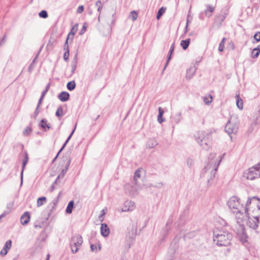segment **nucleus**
I'll return each instance as SVG.
<instances>
[{
	"mask_svg": "<svg viewBox=\"0 0 260 260\" xmlns=\"http://www.w3.org/2000/svg\"><path fill=\"white\" fill-rule=\"evenodd\" d=\"M233 235L225 228L217 229L213 232V241L219 246H227L231 243Z\"/></svg>",
	"mask_w": 260,
	"mask_h": 260,
	"instance_id": "f257e3e1",
	"label": "nucleus"
},
{
	"mask_svg": "<svg viewBox=\"0 0 260 260\" xmlns=\"http://www.w3.org/2000/svg\"><path fill=\"white\" fill-rule=\"evenodd\" d=\"M233 213L235 214V218L238 226V228L236 229L237 234L239 236L244 237L245 235V230L243 222L244 220L249 218L247 208H243L240 210V211H237V212H234Z\"/></svg>",
	"mask_w": 260,
	"mask_h": 260,
	"instance_id": "f03ea898",
	"label": "nucleus"
},
{
	"mask_svg": "<svg viewBox=\"0 0 260 260\" xmlns=\"http://www.w3.org/2000/svg\"><path fill=\"white\" fill-rule=\"evenodd\" d=\"M216 154L215 153H211L208 156V162L207 166L204 168L205 172L211 170V178H214L217 171L218 166L221 161V156L216 158Z\"/></svg>",
	"mask_w": 260,
	"mask_h": 260,
	"instance_id": "7ed1b4c3",
	"label": "nucleus"
},
{
	"mask_svg": "<svg viewBox=\"0 0 260 260\" xmlns=\"http://www.w3.org/2000/svg\"><path fill=\"white\" fill-rule=\"evenodd\" d=\"M197 142L204 149H209L211 142L210 135L203 131L198 132L194 136Z\"/></svg>",
	"mask_w": 260,
	"mask_h": 260,
	"instance_id": "20e7f679",
	"label": "nucleus"
},
{
	"mask_svg": "<svg viewBox=\"0 0 260 260\" xmlns=\"http://www.w3.org/2000/svg\"><path fill=\"white\" fill-rule=\"evenodd\" d=\"M260 176V163H258L248 169L244 173V177L247 179L253 180L259 178Z\"/></svg>",
	"mask_w": 260,
	"mask_h": 260,
	"instance_id": "39448f33",
	"label": "nucleus"
},
{
	"mask_svg": "<svg viewBox=\"0 0 260 260\" xmlns=\"http://www.w3.org/2000/svg\"><path fill=\"white\" fill-rule=\"evenodd\" d=\"M228 205L233 213L240 211L243 208V205L240 203V199L237 197H232L228 202Z\"/></svg>",
	"mask_w": 260,
	"mask_h": 260,
	"instance_id": "423d86ee",
	"label": "nucleus"
},
{
	"mask_svg": "<svg viewBox=\"0 0 260 260\" xmlns=\"http://www.w3.org/2000/svg\"><path fill=\"white\" fill-rule=\"evenodd\" d=\"M238 130V126L236 122L232 117L229 120L225 126V131L230 135L232 134H236Z\"/></svg>",
	"mask_w": 260,
	"mask_h": 260,
	"instance_id": "0eeeda50",
	"label": "nucleus"
},
{
	"mask_svg": "<svg viewBox=\"0 0 260 260\" xmlns=\"http://www.w3.org/2000/svg\"><path fill=\"white\" fill-rule=\"evenodd\" d=\"M141 170L140 169L137 170L134 174V185L131 186V189L129 190V193L132 195H137L140 188L137 184V179L140 177Z\"/></svg>",
	"mask_w": 260,
	"mask_h": 260,
	"instance_id": "6e6552de",
	"label": "nucleus"
},
{
	"mask_svg": "<svg viewBox=\"0 0 260 260\" xmlns=\"http://www.w3.org/2000/svg\"><path fill=\"white\" fill-rule=\"evenodd\" d=\"M251 204L256 205L257 208L260 209V200L257 197H252L248 198L245 207L244 208H247V211H248L249 206Z\"/></svg>",
	"mask_w": 260,
	"mask_h": 260,
	"instance_id": "1a4fd4ad",
	"label": "nucleus"
},
{
	"mask_svg": "<svg viewBox=\"0 0 260 260\" xmlns=\"http://www.w3.org/2000/svg\"><path fill=\"white\" fill-rule=\"evenodd\" d=\"M135 208V204L131 201H126L124 202L123 207L121 209L122 212H129L134 210Z\"/></svg>",
	"mask_w": 260,
	"mask_h": 260,
	"instance_id": "9d476101",
	"label": "nucleus"
},
{
	"mask_svg": "<svg viewBox=\"0 0 260 260\" xmlns=\"http://www.w3.org/2000/svg\"><path fill=\"white\" fill-rule=\"evenodd\" d=\"M12 242L11 240H9L6 241L3 248L2 249L0 252V254L2 256H4L7 255L9 250L12 247Z\"/></svg>",
	"mask_w": 260,
	"mask_h": 260,
	"instance_id": "9b49d317",
	"label": "nucleus"
},
{
	"mask_svg": "<svg viewBox=\"0 0 260 260\" xmlns=\"http://www.w3.org/2000/svg\"><path fill=\"white\" fill-rule=\"evenodd\" d=\"M247 219H248V221L247 224L248 226L253 229H255L257 228L259 222V219L257 216L254 217L252 219L249 218Z\"/></svg>",
	"mask_w": 260,
	"mask_h": 260,
	"instance_id": "f8f14e48",
	"label": "nucleus"
},
{
	"mask_svg": "<svg viewBox=\"0 0 260 260\" xmlns=\"http://www.w3.org/2000/svg\"><path fill=\"white\" fill-rule=\"evenodd\" d=\"M24 157L22 161V168H21V174H20L21 181V184L22 183L23 172L25 170V166H26V164H27L28 159H29L27 151H25L24 152Z\"/></svg>",
	"mask_w": 260,
	"mask_h": 260,
	"instance_id": "ddd939ff",
	"label": "nucleus"
},
{
	"mask_svg": "<svg viewBox=\"0 0 260 260\" xmlns=\"http://www.w3.org/2000/svg\"><path fill=\"white\" fill-rule=\"evenodd\" d=\"M70 243L80 246L83 243L82 236L78 234L74 235L72 237Z\"/></svg>",
	"mask_w": 260,
	"mask_h": 260,
	"instance_id": "4468645a",
	"label": "nucleus"
},
{
	"mask_svg": "<svg viewBox=\"0 0 260 260\" xmlns=\"http://www.w3.org/2000/svg\"><path fill=\"white\" fill-rule=\"evenodd\" d=\"M30 220V215L28 212H25L20 218V222L22 225L27 224Z\"/></svg>",
	"mask_w": 260,
	"mask_h": 260,
	"instance_id": "2eb2a0df",
	"label": "nucleus"
},
{
	"mask_svg": "<svg viewBox=\"0 0 260 260\" xmlns=\"http://www.w3.org/2000/svg\"><path fill=\"white\" fill-rule=\"evenodd\" d=\"M101 235L104 237H107L110 233V230L106 223H102L101 226Z\"/></svg>",
	"mask_w": 260,
	"mask_h": 260,
	"instance_id": "dca6fc26",
	"label": "nucleus"
},
{
	"mask_svg": "<svg viewBox=\"0 0 260 260\" xmlns=\"http://www.w3.org/2000/svg\"><path fill=\"white\" fill-rule=\"evenodd\" d=\"M70 98V94L68 92L66 91H62L58 95V98L61 102L67 101Z\"/></svg>",
	"mask_w": 260,
	"mask_h": 260,
	"instance_id": "f3484780",
	"label": "nucleus"
},
{
	"mask_svg": "<svg viewBox=\"0 0 260 260\" xmlns=\"http://www.w3.org/2000/svg\"><path fill=\"white\" fill-rule=\"evenodd\" d=\"M40 126L45 131H48L50 128V124L47 123V120L46 119H43L41 120Z\"/></svg>",
	"mask_w": 260,
	"mask_h": 260,
	"instance_id": "a211bd4d",
	"label": "nucleus"
},
{
	"mask_svg": "<svg viewBox=\"0 0 260 260\" xmlns=\"http://www.w3.org/2000/svg\"><path fill=\"white\" fill-rule=\"evenodd\" d=\"M236 105L239 109H242L243 108V102L242 99L240 98L239 94L236 95Z\"/></svg>",
	"mask_w": 260,
	"mask_h": 260,
	"instance_id": "6ab92c4d",
	"label": "nucleus"
},
{
	"mask_svg": "<svg viewBox=\"0 0 260 260\" xmlns=\"http://www.w3.org/2000/svg\"><path fill=\"white\" fill-rule=\"evenodd\" d=\"M77 25L78 24L75 25V26L72 27L70 32L68 35L67 38L71 39V41L73 40L74 35L76 34L77 30Z\"/></svg>",
	"mask_w": 260,
	"mask_h": 260,
	"instance_id": "aec40b11",
	"label": "nucleus"
},
{
	"mask_svg": "<svg viewBox=\"0 0 260 260\" xmlns=\"http://www.w3.org/2000/svg\"><path fill=\"white\" fill-rule=\"evenodd\" d=\"M158 115L157 116V121L159 123H161L165 120L162 118L164 111L160 107L158 108Z\"/></svg>",
	"mask_w": 260,
	"mask_h": 260,
	"instance_id": "412c9836",
	"label": "nucleus"
},
{
	"mask_svg": "<svg viewBox=\"0 0 260 260\" xmlns=\"http://www.w3.org/2000/svg\"><path fill=\"white\" fill-rule=\"evenodd\" d=\"M195 72H196V69L194 68H190L189 69H188L187 71L186 78L187 79L190 80L192 77L193 75L194 74Z\"/></svg>",
	"mask_w": 260,
	"mask_h": 260,
	"instance_id": "4be33fe9",
	"label": "nucleus"
},
{
	"mask_svg": "<svg viewBox=\"0 0 260 260\" xmlns=\"http://www.w3.org/2000/svg\"><path fill=\"white\" fill-rule=\"evenodd\" d=\"M214 10V8L211 6V5H208L207 9L205 11V15L208 17H210L212 15V13Z\"/></svg>",
	"mask_w": 260,
	"mask_h": 260,
	"instance_id": "5701e85b",
	"label": "nucleus"
},
{
	"mask_svg": "<svg viewBox=\"0 0 260 260\" xmlns=\"http://www.w3.org/2000/svg\"><path fill=\"white\" fill-rule=\"evenodd\" d=\"M174 48H175V43H173L170 47V50L169 52V54H168V59H167L165 67V69L166 68L170 60L171 59V55H172L173 52L174 51Z\"/></svg>",
	"mask_w": 260,
	"mask_h": 260,
	"instance_id": "b1692460",
	"label": "nucleus"
},
{
	"mask_svg": "<svg viewBox=\"0 0 260 260\" xmlns=\"http://www.w3.org/2000/svg\"><path fill=\"white\" fill-rule=\"evenodd\" d=\"M190 44V39L182 40L180 45L184 50H186Z\"/></svg>",
	"mask_w": 260,
	"mask_h": 260,
	"instance_id": "393cba45",
	"label": "nucleus"
},
{
	"mask_svg": "<svg viewBox=\"0 0 260 260\" xmlns=\"http://www.w3.org/2000/svg\"><path fill=\"white\" fill-rule=\"evenodd\" d=\"M74 202L73 201H71L66 208V211L67 213L71 214L72 212L73 209L74 207Z\"/></svg>",
	"mask_w": 260,
	"mask_h": 260,
	"instance_id": "a878e982",
	"label": "nucleus"
},
{
	"mask_svg": "<svg viewBox=\"0 0 260 260\" xmlns=\"http://www.w3.org/2000/svg\"><path fill=\"white\" fill-rule=\"evenodd\" d=\"M67 87L68 90L72 91L76 87V83L74 81H70L67 83Z\"/></svg>",
	"mask_w": 260,
	"mask_h": 260,
	"instance_id": "bb28decb",
	"label": "nucleus"
},
{
	"mask_svg": "<svg viewBox=\"0 0 260 260\" xmlns=\"http://www.w3.org/2000/svg\"><path fill=\"white\" fill-rule=\"evenodd\" d=\"M157 143L156 140L154 139L150 140L147 144V147L149 148H152L157 145Z\"/></svg>",
	"mask_w": 260,
	"mask_h": 260,
	"instance_id": "cd10ccee",
	"label": "nucleus"
},
{
	"mask_svg": "<svg viewBox=\"0 0 260 260\" xmlns=\"http://www.w3.org/2000/svg\"><path fill=\"white\" fill-rule=\"evenodd\" d=\"M166 10V8H164L163 7L160 8L158 10V11L157 12V15H156V18H157V19H158V20L159 19V18L162 16V15L165 12Z\"/></svg>",
	"mask_w": 260,
	"mask_h": 260,
	"instance_id": "c85d7f7f",
	"label": "nucleus"
},
{
	"mask_svg": "<svg viewBox=\"0 0 260 260\" xmlns=\"http://www.w3.org/2000/svg\"><path fill=\"white\" fill-rule=\"evenodd\" d=\"M77 56L76 55L75 56V58H74L73 60L72 61V73H74L75 71L76 70V67H77Z\"/></svg>",
	"mask_w": 260,
	"mask_h": 260,
	"instance_id": "c756f323",
	"label": "nucleus"
},
{
	"mask_svg": "<svg viewBox=\"0 0 260 260\" xmlns=\"http://www.w3.org/2000/svg\"><path fill=\"white\" fill-rule=\"evenodd\" d=\"M46 201V198L45 197H42L38 199L37 200V206L38 207H40L44 204L43 202Z\"/></svg>",
	"mask_w": 260,
	"mask_h": 260,
	"instance_id": "7c9ffc66",
	"label": "nucleus"
},
{
	"mask_svg": "<svg viewBox=\"0 0 260 260\" xmlns=\"http://www.w3.org/2000/svg\"><path fill=\"white\" fill-rule=\"evenodd\" d=\"M226 40L225 38H223L222 40V41L219 43V46H218V50L220 52L223 51L224 48V42Z\"/></svg>",
	"mask_w": 260,
	"mask_h": 260,
	"instance_id": "2f4dec72",
	"label": "nucleus"
},
{
	"mask_svg": "<svg viewBox=\"0 0 260 260\" xmlns=\"http://www.w3.org/2000/svg\"><path fill=\"white\" fill-rule=\"evenodd\" d=\"M70 246H71V248L72 249V252L73 253H76L78 251L79 248L80 247V246H77V245H74L73 244L71 243H70Z\"/></svg>",
	"mask_w": 260,
	"mask_h": 260,
	"instance_id": "473e14b6",
	"label": "nucleus"
},
{
	"mask_svg": "<svg viewBox=\"0 0 260 260\" xmlns=\"http://www.w3.org/2000/svg\"><path fill=\"white\" fill-rule=\"evenodd\" d=\"M177 241H176V240H174V241L172 242L171 244V247L170 249V251L171 253V254H174L175 252V248L176 244Z\"/></svg>",
	"mask_w": 260,
	"mask_h": 260,
	"instance_id": "72a5a7b5",
	"label": "nucleus"
},
{
	"mask_svg": "<svg viewBox=\"0 0 260 260\" xmlns=\"http://www.w3.org/2000/svg\"><path fill=\"white\" fill-rule=\"evenodd\" d=\"M90 249L93 252H97L101 249V247L100 245H99L98 248V246L95 244H91L90 245Z\"/></svg>",
	"mask_w": 260,
	"mask_h": 260,
	"instance_id": "f704fd0d",
	"label": "nucleus"
},
{
	"mask_svg": "<svg viewBox=\"0 0 260 260\" xmlns=\"http://www.w3.org/2000/svg\"><path fill=\"white\" fill-rule=\"evenodd\" d=\"M187 165L188 167L191 168L194 165V160L191 158H188L186 160Z\"/></svg>",
	"mask_w": 260,
	"mask_h": 260,
	"instance_id": "c9c22d12",
	"label": "nucleus"
},
{
	"mask_svg": "<svg viewBox=\"0 0 260 260\" xmlns=\"http://www.w3.org/2000/svg\"><path fill=\"white\" fill-rule=\"evenodd\" d=\"M39 15L40 17L43 18H46L48 17V13L46 10H42L39 13Z\"/></svg>",
	"mask_w": 260,
	"mask_h": 260,
	"instance_id": "e433bc0d",
	"label": "nucleus"
},
{
	"mask_svg": "<svg viewBox=\"0 0 260 260\" xmlns=\"http://www.w3.org/2000/svg\"><path fill=\"white\" fill-rule=\"evenodd\" d=\"M55 115L57 117H60L63 115V109L61 107L58 108Z\"/></svg>",
	"mask_w": 260,
	"mask_h": 260,
	"instance_id": "4c0bfd02",
	"label": "nucleus"
},
{
	"mask_svg": "<svg viewBox=\"0 0 260 260\" xmlns=\"http://www.w3.org/2000/svg\"><path fill=\"white\" fill-rule=\"evenodd\" d=\"M254 52H256V54H253V56L258 57L260 53V45H258L256 48H254Z\"/></svg>",
	"mask_w": 260,
	"mask_h": 260,
	"instance_id": "58836bf2",
	"label": "nucleus"
},
{
	"mask_svg": "<svg viewBox=\"0 0 260 260\" xmlns=\"http://www.w3.org/2000/svg\"><path fill=\"white\" fill-rule=\"evenodd\" d=\"M31 132V128L30 127H26L24 130L23 134L24 136L28 135Z\"/></svg>",
	"mask_w": 260,
	"mask_h": 260,
	"instance_id": "ea45409f",
	"label": "nucleus"
},
{
	"mask_svg": "<svg viewBox=\"0 0 260 260\" xmlns=\"http://www.w3.org/2000/svg\"><path fill=\"white\" fill-rule=\"evenodd\" d=\"M131 16L132 18L133 21H135L137 19L138 17V14L135 11H133L131 13Z\"/></svg>",
	"mask_w": 260,
	"mask_h": 260,
	"instance_id": "a19ab883",
	"label": "nucleus"
},
{
	"mask_svg": "<svg viewBox=\"0 0 260 260\" xmlns=\"http://www.w3.org/2000/svg\"><path fill=\"white\" fill-rule=\"evenodd\" d=\"M49 88H50V84H48L46 86L45 89L42 92L41 95L44 97L45 95H46V94L47 93V92H48V91L49 90Z\"/></svg>",
	"mask_w": 260,
	"mask_h": 260,
	"instance_id": "79ce46f5",
	"label": "nucleus"
},
{
	"mask_svg": "<svg viewBox=\"0 0 260 260\" xmlns=\"http://www.w3.org/2000/svg\"><path fill=\"white\" fill-rule=\"evenodd\" d=\"M254 39L256 41V42L260 41V32H256L254 35Z\"/></svg>",
	"mask_w": 260,
	"mask_h": 260,
	"instance_id": "37998d69",
	"label": "nucleus"
},
{
	"mask_svg": "<svg viewBox=\"0 0 260 260\" xmlns=\"http://www.w3.org/2000/svg\"><path fill=\"white\" fill-rule=\"evenodd\" d=\"M69 40V39L68 38H67L65 44L64 45V47H63L64 50H65L66 51H69V47L68 45Z\"/></svg>",
	"mask_w": 260,
	"mask_h": 260,
	"instance_id": "c03bdc74",
	"label": "nucleus"
},
{
	"mask_svg": "<svg viewBox=\"0 0 260 260\" xmlns=\"http://www.w3.org/2000/svg\"><path fill=\"white\" fill-rule=\"evenodd\" d=\"M69 51H66L63 55V58L66 61H68L69 58Z\"/></svg>",
	"mask_w": 260,
	"mask_h": 260,
	"instance_id": "a18cd8bd",
	"label": "nucleus"
},
{
	"mask_svg": "<svg viewBox=\"0 0 260 260\" xmlns=\"http://www.w3.org/2000/svg\"><path fill=\"white\" fill-rule=\"evenodd\" d=\"M212 96H210V100H209V98H204V102L206 104H209L212 102Z\"/></svg>",
	"mask_w": 260,
	"mask_h": 260,
	"instance_id": "49530a36",
	"label": "nucleus"
},
{
	"mask_svg": "<svg viewBox=\"0 0 260 260\" xmlns=\"http://www.w3.org/2000/svg\"><path fill=\"white\" fill-rule=\"evenodd\" d=\"M39 113H40L39 108H38V106H37V108L35 110L34 114V117L35 119H36L37 118V117Z\"/></svg>",
	"mask_w": 260,
	"mask_h": 260,
	"instance_id": "de8ad7c7",
	"label": "nucleus"
},
{
	"mask_svg": "<svg viewBox=\"0 0 260 260\" xmlns=\"http://www.w3.org/2000/svg\"><path fill=\"white\" fill-rule=\"evenodd\" d=\"M84 10V7L83 6H80L78 7L77 12L78 13H81Z\"/></svg>",
	"mask_w": 260,
	"mask_h": 260,
	"instance_id": "09e8293b",
	"label": "nucleus"
},
{
	"mask_svg": "<svg viewBox=\"0 0 260 260\" xmlns=\"http://www.w3.org/2000/svg\"><path fill=\"white\" fill-rule=\"evenodd\" d=\"M44 98V96H43L42 95L41 96V97L39 100L38 103L37 104L38 108H39L40 106H41V105L42 104V103Z\"/></svg>",
	"mask_w": 260,
	"mask_h": 260,
	"instance_id": "8fccbe9b",
	"label": "nucleus"
},
{
	"mask_svg": "<svg viewBox=\"0 0 260 260\" xmlns=\"http://www.w3.org/2000/svg\"><path fill=\"white\" fill-rule=\"evenodd\" d=\"M64 175L63 174H61V173H60V174L58 175V176H57V177L56 179L55 180V181H54V183H56L58 179H60V178H61V179H62V178H63L64 177Z\"/></svg>",
	"mask_w": 260,
	"mask_h": 260,
	"instance_id": "3c124183",
	"label": "nucleus"
},
{
	"mask_svg": "<svg viewBox=\"0 0 260 260\" xmlns=\"http://www.w3.org/2000/svg\"><path fill=\"white\" fill-rule=\"evenodd\" d=\"M34 67H35L34 64L32 63H30V64L29 65L28 69V72L29 73H31L32 72V70L34 69Z\"/></svg>",
	"mask_w": 260,
	"mask_h": 260,
	"instance_id": "603ef678",
	"label": "nucleus"
},
{
	"mask_svg": "<svg viewBox=\"0 0 260 260\" xmlns=\"http://www.w3.org/2000/svg\"><path fill=\"white\" fill-rule=\"evenodd\" d=\"M163 186L162 182L156 183L153 186L157 188H161Z\"/></svg>",
	"mask_w": 260,
	"mask_h": 260,
	"instance_id": "864d4df0",
	"label": "nucleus"
},
{
	"mask_svg": "<svg viewBox=\"0 0 260 260\" xmlns=\"http://www.w3.org/2000/svg\"><path fill=\"white\" fill-rule=\"evenodd\" d=\"M6 37L5 36L2 39L0 38V46L3 45L6 41Z\"/></svg>",
	"mask_w": 260,
	"mask_h": 260,
	"instance_id": "5fc2aeb1",
	"label": "nucleus"
},
{
	"mask_svg": "<svg viewBox=\"0 0 260 260\" xmlns=\"http://www.w3.org/2000/svg\"><path fill=\"white\" fill-rule=\"evenodd\" d=\"M86 27L85 26V25H84L82 27V29L80 30V35H83L86 31Z\"/></svg>",
	"mask_w": 260,
	"mask_h": 260,
	"instance_id": "6e6d98bb",
	"label": "nucleus"
},
{
	"mask_svg": "<svg viewBox=\"0 0 260 260\" xmlns=\"http://www.w3.org/2000/svg\"><path fill=\"white\" fill-rule=\"evenodd\" d=\"M176 116L178 117V118L176 120V122L178 123L180 121V117L181 116V112H179L178 113Z\"/></svg>",
	"mask_w": 260,
	"mask_h": 260,
	"instance_id": "4d7b16f0",
	"label": "nucleus"
},
{
	"mask_svg": "<svg viewBox=\"0 0 260 260\" xmlns=\"http://www.w3.org/2000/svg\"><path fill=\"white\" fill-rule=\"evenodd\" d=\"M70 164H71V159H69L64 169H67V170H68L69 169V167L70 165Z\"/></svg>",
	"mask_w": 260,
	"mask_h": 260,
	"instance_id": "13d9d810",
	"label": "nucleus"
},
{
	"mask_svg": "<svg viewBox=\"0 0 260 260\" xmlns=\"http://www.w3.org/2000/svg\"><path fill=\"white\" fill-rule=\"evenodd\" d=\"M95 6L97 7H99V6H102V3H101V1H98L96 2L95 3Z\"/></svg>",
	"mask_w": 260,
	"mask_h": 260,
	"instance_id": "bf43d9fd",
	"label": "nucleus"
},
{
	"mask_svg": "<svg viewBox=\"0 0 260 260\" xmlns=\"http://www.w3.org/2000/svg\"><path fill=\"white\" fill-rule=\"evenodd\" d=\"M76 125H75L74 129L72 131V133H71V134L70 135V136L68 137V138H69V139H71L72 135H73L75 131V129H76Z\"/></svg>",
	"mask_w": 260,
	"mask_h": 260,
	"instance_id": "052dcab7",
	"label": "nucleus"
},
{
	"mask_svg": "<svg viewBox=\"0 0 260 260\" xmlns=\"http://www.w3.org/2000/svg\"><path fill=\"white\" fill-rule=\"evenodd\" d=\"M67 171H68V170H67V169H64V168L63 169H62V171H61V173H61V174H63L64 175H66V173H67Z\"/></svg>",
	"mask_w": 260,
	"mask_h": 260,
	"instance_id": "680f3d73",
	"label": "nucleus"
},
{
	"mask_svg": "<svg viewBox=\"0 0 260 260\" xmlns=\"http://www.w3.org/2000/svg\"><path fill=\"white\" fill-rule=\"evenodd\" d=\"M65 147H66L65 145H62V147H61V149L59 150V151L57 153V155H58L59 154L60 152L63 150V149Z\"/></svg>",
	"mask_w": 260,
	"mask_h": 260,
	"instance_id": "e2e57ef3",
	"label": "nucleus"
},
{
	"mask_svg": "<svg viewBox=\"0 0 260 260\" xmlns=\"http://www.w3.org/2000/svg\"><path fill=\"white\" fill-rule=\"evenodd\" d=\"M102 9V6H99V7H98V11L100 13V14L101 12V10Z\"/></svg>",
	"mask_w": 260,
	"mask_h": 260,
	"instance_id": "0e129e2a",
	"label": "nucleus"
},
{
	"mask_svg": "<svg viewBox=\"0 0 260 260\" xmlns=\"http://www.w3.org/2000/svg\"><path fill=\"white\" fill-rule=\"evenodd\" d=\"M188 23H189V20L187 19V22H186V25L185 26V32H187V27H188Z\"/></svg>",
	"mask_w": 260,
	"mask_h": 260,
	"instance_id": "69168bd1",
	"label": "nucleus"
},
{
	"mask_svg": "<svg viewBox=\"0 0 260 260\" xmlns=\"http://www.w3.org/2000/svg\"><path fill=\"white\" fill-rule=\"evenodd\" d=\"M105 214H106V213H105V210H104V209H103V210L102 211V213H101V215H100V217L103 216V215H104Z\"/></svg>",
	"mask_w": 260,
	"mask_h": 260,
	"instance_id": "338daca9",
	"label": "nucleus"
},
{
	"mask_svg": "<svg viewBox=\"0 0 260 260\" xmlns=\"http://www.w3.org/2000/svg\"><path fill=\"white\" fill-rule=\"evenodd\" d=\"M253 54H256V52H254V49H253V50H252V53H251V57H252V58H256L257 57H254V56H253Z\"/></svg>",
	"mask_w": 260,
	"mask_h": 260,
	"instance_id": "774afa93",
	"label": "nucleus"
}]
</instances>
